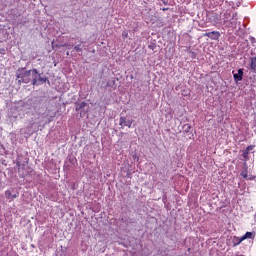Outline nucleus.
Returning <instances> with one entry per match:
<instances>
[{
    "instance_id": "nucleus-1",
    "label": "nucleus",
    "mask_w": 256,
    "mask_h": 256,
    "mask_svg": "<svg viewBox=\"0 0 256 256\" xmlns=\"http://www.w3.org/2000/svg\"><path fill=\"white\" fill-rule=\"evenodd\" d=\"M31 75H32V85L37 86L39 85V81L37 80L38 74L37 69H32L28 71H24L17 75V79H20L19 83H30L31 82Z\"/></svg>"
},
{
    "instance_id": "nucleus-2",
    "label": "nucleus",
    "mask_w": 256,
    "mask_h": 256,
    "mask_svg": "<svg viewBox=\"0 0 256 256\" xmlns=\"http://www.w3.org/2000/svg\"><path fill=\"white\" fill-rule=\"evenodd\" d=\"M16 165L18 167V173L20 176L25 177L27 175V172H25V169L27 168V165H29V158H18Z\"/></svg>"
},
{
    "instance_id": "nucleus-3",
    "label": "nucleus",
    "mask_w": 256,
    "mask_h": 256,
    "mask_svg": "<svg viewBox=\"0 0 256 256\" xmlns=\"http://www.w3.org/2000/svg\"><path fill=\"white\" fill-rule=\"evenodd\" d=\"M227 21H230L231 27H237V13L231 14V11L227 10L224 13V23H227Z\"/></svg>"
},
{
    "instance_id": "nucleus-4",
    "label": "nucleus",
    "mask_w": 256,
    "mask_h": 256,
    "mask_svg": "<svg viewBox=\"0 0 256 256\" xmlns=\"http://www.w3.org/2000/svg\"><path fill=\"white\" fill-rule=\"evenodd\" d=\"M119 125H121L122 129L123 127H129L131 129V125H133V121L127 120V117H120Z\"/></svg>"
},
{
    "instance_id": "nucleus-5",
    "label": "nucleus",
    "mask_w": 256,
    "mask_h": 256,
    "mask_svg": "<svg viewBox=\"0 0 256 256\" xmlns=\"http://www.w3.org/2000/svg\"><path fill=\"white\" fill-rule=\"evenodd\" d=\"M204 37H209V39L217 41V39H219V37H221V33L217 32V31H212V32L205 33Z\"/></svg>"
},
{
    "instance_id": "nucleus-6",
    "label": "nucleus",
    "mask_w": 256,
    "mask_h": 256,
    "mask_svg": "<svg viewBox=\"0 0 256 256\" xmlns=\"http://www.w3.org/2000/svg\"><path fill=\"white\" fill-rule=\"evenodd\" d=\"M5 197H6V199H9L10 201H13V199H17V197H19V192H15L13 194V191L6 190L5 191Z\"/></svg>"
},
{
    "instance_id": "nucleus-7",
    "label": "nucleus",
    "mask_w": 256,
    "mask_h": 256,
    "mask_svg": "<svg viewBox=\"0 0 256 256\" xmlns=\"http://www.w3.org/2000/svg\"><path fill=\"white\" fill-rule=\"evenodd\" d=\"M233 78L236 83H239V81H243V69H239L237 73H234Z\"/></svg>"
},
{
    "instance_id": "nucleus-8",
    "label": "nucleus",
    "mask_w": 256,
    "mask_h": 256,
    "mask_svg": "<svg viewBox=\"0 0 256 256\" xmlns=\"http://www.w3.org/2000/svg\"><path fill=\"white\" fill-rule=\"evenodd\" d=\"M85 107H87V103L85 102H80L76 105V111H80V116L83 117V109H85Z\"/></svg>"
},
{
    "instance_id": "nucleus-9",
    "label": "nucleus",
    "mask_w": 256,
    "mask_h": 256,
    "mask_svg": "<svg viewBox=\"0 0 256 256\" xmlns=\"http://www.w3.org/2000/svg\"><path fill=\"white\" fill-rule=\"evenodd\" d=\"M37 75L38 85H41V83H49V78L47 76L42 77V75L39 74V72H37Z\"/></svg>"
},
{
    "instance_id": "nucleus-10",
    "label": "nucleus",
    "mask_w": 256,
    "mask_h": 256,
    "mask_svg": "<svg viewBox=\"0 0 256 256\" xmlns=\"http://www.w3.org/2000/svg\"><path fill=\"white\" fill-rule=\"evenodd\" d=\"M211 21L214 23V25H221V16L214 14L211 17Z\"/></svg>"
},
{
    "instance_id": "nucleus-11",
    "label": "nucleus",
    "mask_w": 256,
    "mask_h": 256,
    "mask_svg": "<svg viewBox=\"0 0 256 256\" xmlns=\"http://www.w3.org/2000/svg\"><path fill=\"white\" fill-rule=\"evenodd\" d=\"M232 243H233V247H237V245H241V243H243L242 236L241 237L234 236L232 239Z\"/></svg>"
},
{
    "instance_id": "nucleus-12",
    "label": "nucleus",
    "mask_w": 256,
    "mask_h": 256,
    "mask_svg": "<svg viewBox=\"0 0 256 256\" xmlns=\"http://www.w3.org/2000/svg\"><path fill=\"white\" fill-rule=\"evenodd\" d=\"M253 237H255L253 232H246L245 235L242 236V239L245 241V239H253Z\"/></svg>"
},
{
    "instance_id": "nucleus-13",
    "label": "nucleus",
    "mask_w": 256,
    "mask_h": 256,
    "mask_svg": "<svg viewBox=\"0 0 256 256\" xmlns=\"http://www.w3.org/2000/svg\"><path fill=\"white\" fill-rule=\"evenodd\" d=\"M250 68H251V71H253V73H256V58H251Z\"/></svg>"
},
{
    "instance_id": "nucleus-14",
    "label": "nucleus",
    "mask_w": 256,
    "mask_h": 256,
    "mask_svg": "<svg viewBox=\"0 0 256 256\" xmlns=\"http://www.w3.org/2000/svg\"><path fill=\"white\" fill-rule=\"evenodd\" d=\"M74 50H76L77 53H81V51H83V42H80L79 44L74 46Z\"/></svg>"
},
{
    "instance_id": "nucleus-15",
    "label": "nucleus",
    "mask_w": 256,
    "mask_h": 256,
    "mask_svg": "<svg viewBox=\"0 0 256 256\" xmlns=\"http://www.w3.org/2000/svg\"><path fill=\"white\" fill-rule=\"evenodd\" d=\"M254 147H255V146H251V145L248 146V147L246 148V150L244 151L243 156H244V157H247V156L249 155V152H250V151H253Z\"/></svg>"
},
{
    "instance_id": "nucleus-16",
    "label": "nucleus",
    "mask_w": 256,
    "mask_h": 256,
    "mask_svg": "<svg viewBox=\"0 0 256 256\" xmlns=\"http://www.w3.org/2000/svg\"><path fill=\"white\" fill-rule=\"evenodd\" d=\"M241 177H243V179H247V180H251V178H249V176L247 175V169H245L244 171H242L240 173Z\"/></svg>"
},
{
    "instance_id": "nucleus-17",
    "label": "nucleus",
    "mask_w": 256,
    "mask_h": 256,
    "mask_svg": "<svg viewBox=\"0 0 256 256\" xmlns=\"http://www.w3.org/2000/svg\"><path fill=\"white\" fill-rule=\"evenodd\" d=\"M183 129H184V133H189V131H191V125L185 124L183 126Z\"/></svg>"
},
{
    "instance_id": "nucleus-18",
    "label": "nucleus",
    "mask_w": 256,
    "mask_h": 256,
    "mask_svg": "<svg viewBox=\"0 0 256 256\" xmlns=\"http://www.w3.org/2000/svg\"><path fill=\"white\" fill-rule=\"evenodd\" d=\"M217 5H221L225 0H215Z\"/></svg>"
},
{
    "instance_id": "nucleus-19",
    "label": "nucleus",
    "mask_w": 256,
    "mask_h": 256,
    "mask_svg": "<svg viewBox=\"0 0 256 256\" xmlns=\"http://www.w3.org/2000/svg\"><path fill=\"white\" fill-rule=\"evenodd\" d=\"M161 3H163V5H169V2L167 0H161Z\"/></svg>"
},
{
    "instance_id": "nucleus-20",
    "label": "nucleus",
    "mask_w": 256,
    "mask_h": 256,
    "mask_svg": "<svg viewBox=\"0 0 256 256\" xmlns=\"http://www.w3.org/2000/svg\"><path fill=\"white\" fill-rule=\"evenodd\" d=\"M162 11H169V8H162Z\"/></svg>"
},
{
    "instance_id": "nucleus-21",
    "label": "nucleus",
    "mask_w": 256,
    "mask_h": 256,
    "mask_svg": "<svg viewBox=\"0 0 256 256\" xmlns=\"http://www.w3.org/2000/svg\"><path fill=\"white\" fill-rule=\"evenodd\" d=\"M122 35H124L125 37H127V33L125 34V32H124Z\"/></svg>"
},
{
    "instance_id": "nucleus-22",
    "label": "nucleus",
    "mask_w": 256,
    "mask_h": 256,
    "mask_svg": "<svg viewBox=\"0 0 256 256\" xmlns=\"http://www.w3.org/2000/svg\"><path fill=\"white\" fill-rule=\"evenodd\" d=\"M63 47H67V44H64Z\"/></svg>"
},
{
    "instance_id": "nucleus-23",
    "label": "nucleus",
    "mask_w": 256,
    "mask_h": 256,
    "mask_svg": "<svg viewBox=\"0 0 256 256\" xmlns=\"http://www.w3.org/2000/svg\"><path fill=\"white\" fill-rule=\"evenodd\" d=\"M83 115H85V111L83 112Z\"/></svg>"
}]
</instances>
